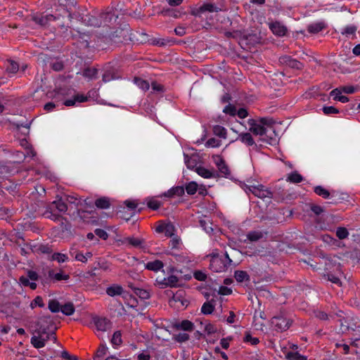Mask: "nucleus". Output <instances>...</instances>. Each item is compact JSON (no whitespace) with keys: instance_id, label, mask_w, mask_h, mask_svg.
<instances>
[{"instance_id":"nucleus-15","label":"nucleus","mask_w":360,"mask_h":360,"mask_svg":"<svg viewBox=\"0 0 360 360\" xmlns=\"http://www.w3.org/2000/svg\"><path fill=\"white\" fill-rule=\"evenodd\" d=\"M326 27V24L323 22H317L308 25L307 31L311 34H316Z\"/></svg>"},{"instance_id":"nucleus-26","label":"nucleus","mask_w":360,"mask_h":360,"mask_svg":"<svg viewBox=\"0 0 360 360\" xmlns=\"http://www.w3.org/2000/svg\"><path fill=\"white\" fill-rule=\"evenodd\" d=\"M95 205L99 209H108L110 206V199L108 197H101L95 201Z\"/></svg>"},{"instance_id":"nucleus-47","label":"nucleus","mask_w":360,"mask_h":360,"mask_svg":"<svg viewBox=\"0 0 360 360\" xmlns=\"http://www.w3.org/2000/svg\"><path fill=\"white\" fill-rule=\"evenodd\" d=\"M349 236V232L347 229L345 227H338L336 230V236L340 239L343 240L347 238Z\"/></svg>"},{"instance_id":"nucleus-17","label":"nucleus","mask_w":360,"mask_h":360,"mask_svg":"<svg viewBox=\"0 0 360 360\" xmlns=\"http://www.w3.org/2000/svg\"><path fill=\"white\" fill-rule=\"evenodd\" d=\"M238 140H240L242 143H245L248 146H251L255 144V142L249 132L240 133L238 134Z\"/></svg>"},{"instance_id":"nucleus-44","label":"nucleus","mask_w":360,"mask_h":360,"mask_svg":"<svg viewBox=\"0 0 360 360\" xmlns=\"http://www.w3.org/2000/svg\"><path fill=\"white\" fill-rule=\"evenodd\" d=\"M186 191L188 195H193L198 191V184L195 181H191L186 185L184 191Z\"/></svg>"},{"instance_id":"nucleus-49","label":"nucleus","mask_w":360,"mask_h":360,"mask_svg":"<svg viewBox=\"0 0 360 360\" xmlns=\"http://www.w3.org/2000/svg\"><path fill=\"white\" fill-rule=\"evenodd\" d=\"M134 292L141 299H148L150 297L149 292L143 289L139 288H133Z\"/></svg>"},{"instance_id":"nucleus-36","label":"nucleus","mask_w":360,"mask_h":360,"mask_svg":"<svg viewBox=\"0 0 360 360\" xmlns=\"http://www.w3.org/2000/svg\"><path fill=\"white\" fill-rule=\"evenodd\" d=\"M160 14L164 16H169L173 17L174 18H178L180 17V12L176 9H163Z\"/></svg>"},{"instance_id":"nucleus-33","label":"nucleus","mask_w":360,"mask_h":360,"mask_svg":"<svg viewBox=\"0 0 360 360\" xmlns=\"http://www.w3.org/2000/svg\"><path fill=\"white\" fill-rule=\"evenodd\" d=\"M314 191L316 195L322 197L324 199L329 198L330 195V193L321 186H315Z\"/></svg>"},{"instance_id":"nucleus-3","label":"nucleus","mask_w":360,"mask_h":360,"mask_svg":"<svg viewBox=\"0 0 360 360\" xmlns=\"http://www.w3.org/2000/svg\"><path fill=\"white\" fill-rule=\"evenodd\" d=\"M37 326L36 330L41 333L45 335H49L50 337H53V340H56L55 336L54 330L56 329L55 326L53 318L51 316H43L39 319L35 325Z\"/></svg>"},{"instance_id":"nucleus-54","label":"nucleus","mask_w":360,"mask_h":360,"mask_svg":"<svg viewBox=\"0 0 360 360\" xmlns=\"http://www.w3.org/2000/svg\"><path fill=\"white\" fill-rule=\"evenodd\" d=\"M175 229L172 224H167L165 226V234L167 237H172L174 236Z\"/></svg>"},{"instance_id":"nucleus-60","label":"nucleus","mask_w":360,"mask_h":360,"mask_svg":"<svg viewBox=\"0 0 360 360\" xmlns=\"http://www.w3.org/2000/svg\"><path fill=\"white\" fill-rule=\"evenodd\" d=\"M77 206H83L84 205L86 208H93V203L91 200H89V198L86 199H78V202H77Z\"/></svg>"},{"instance_id":"nucleus-18","label":"nucleus","mask_w":360,"mask_h":360,"mask_svg":"<svg viewBox=\"0 0 360 360\" xmlns=\"http://www.w3.org/2000/svg\"><path fill=\"white\" fill-rule=\"evenodd\" d=\"M266 235H267V232L252 231L248 233L247 238L252 242H256L263 238Z\"/></svg>"},{"instance_id":"nucleus-22","label":"nucleus","mask_w":360,"mask_h":360,"mask_svg":"<svg viewBox=\"0 0 360 360\" xmlns=\"http://www.w3.org/2000/svg\"><path fill=\"white\" fill-rule=\"evenodd\" d=\"M195 172L198 175L200 176L205 178V179H210L212 177H214V172L212 170L207 169L204 167L199 166L198 167H196Z\"/></svg>"},{"instance_id":"nucleus-10","label":"nucleus","mask_w":360,"mask_h":360,"mask_svg":"<svg viewBox=\"0 0 360 360\" xmlns=\"http://www.w3.org/2000/svg\"><path fill=\"white\" fill-rule=\"evenodd\" d=\"M221 9L217 6H216L213 4L207 3L203 4L199 8L192 11L191 14L195 16H200V15L205 12H219L221 11Z\"/></svg>"},{"instance_id":"nucleus-64","label":"nucleus","mask_w":360,"mask_h":360,"mask_svg":"<svg viewBox=\"0 0 360 360\" xmlns=\"http://www.w3.org/2000/svg\"><path fill=\"white\" fill-rule=\"evenodd\" d=\"M39 251H40L41 253L44 254H49L51 253L53 251V249L51 246L49 245H40L38 248Z\"/></svg>"},{"instance_id":"nucleus-35","label":"nucleus","mask_w":360,"mask_h":360,"mask_svg":"<svg viewBox=\"0 0 360 360\" xmlns=\"http://www.w3.org/2000/svg\"><path fill=\"white\" fill-rule=\"evenodd\" d=\"M285 358L288 360H307V357L300 354L299 352H289L286 354Z\"/></svg>"},{"instance_id":"nucleus-55","label":"nucleus","mask_w":360,"mask_h":360,"mask_svg":"<svg viewBox=\"0 0 360 360\" xmlns=\"http://www.w3.org/2000/svg\"><path fill=\"white\" fill-rule=\"evenodd\" d=\"M51 68L56 72H59L63 70L64 68V64L60 60H56L50 64Z\"/></svg>"},{"instance_id":"nucleus-7","label":"nucleus","mask_w":360,"mask_h":360,"mask_svg":"<svg viewBox=\"0 0 360 360\" xmlns=\"http://www.w3.org/2000/svg\"><path fill=\"white\" fill-rule=\"evenodd\" d=\"M251 192L255 196L264 199L272 198L273 193L269 189L266 188L262 184L250 185L247 186V191Z\"/></svg>"},{"instance_id":"nucleus-63","label":"nucleus","mask_w":360,"mask_h":360,"mask_svg":"<svg viewBox=\"0 0 360 360\" xmlns=\"http://www.w3.org/2000/svg\"><path fill=\"white\" fill-rule=\"evenodd\" d=\"M221 141L215 138H211L207 140L205 145L210 147H218L220 146Z\"/></svg>"},{"instance_id":"nucleus-57","label":"nucleus","mask_w":360,"mask_h":360,"mask_svg":"<svg viewBox=\"0 0 360 360\" xmlns=\"http://www.w3.org/2000/svg\"><path fill=\"white\" fill-rule=\"evenodd\" d=\"M60 221V228L62 229L63 231H70L71 229V224L64 217H61Z\"/></svg>"},{"instance_id":"nucleus-16","label":"nucleus","mask_w":360,"mask_h":360,"mask_svg":"<svg viewBox=\"0 0 360 360\" xmlns=\"http://www.w3.org/2000/svg\"><path fill=\"white\" fill-rule=\"evenodd\" d=\"M184 194V187L178 186L168 190L166 193H164V195L166 197L172 198L174 196H182Z\"/></svg>"},{"instance_id":"nucleus-8","label":"nucleus","mask_w":360,"mask_h":360,"mask_svg":"<svg viewBox=\"0 0 360 360\" xmlns=\"http://www.w3.org/2000/svg\"><path fill=\"white\" fill-rule=\"evenodd\" d=\"M292 321L283 315L274 316L271 319V324L277 331H285L288 330L292 324Z\"/></svg>"},{"instance_id":"nucleus-13","label":"nucleus","mask_w":360,"mask_h":360,"mask_svg":"<svg viewBox=\"0 0 360 360\" xmlns=\"http://www.w3.org/2000/svg\"><path fill=\"white\" fill-rule=\"evenodd\" d=\"M269 28L274 34L279 37L285 36L288 31L287 27L278 21L269 24Z\"/></svg>"},{"instance_id":"nucleus-38","label":"nucleus","mask_w":360,"mask_h":360,"mask_svg":"<svg viewBox=\"0 0 360 360\" xmlns=\"http://www.w3.org/2000/svg\"><path fill=\"white\" fill-rule=\"evenodd\" d=\"M98 70L96 68H88L84 70L83 75L90 79H93L97 77Z\"/></svg>"},{"instance_id":"nucleus-50","label":"nucleus","mask_w":360,"mask_h":360,"mask_svg":"<svg viewBox=\"0 0 360 360\" xmlns=\"http://www.w3.org/2000/svg\"><path fill=\"white\" fill-rule=\"evenodd\" d=\"M31 309H34L36 307H44V303L43 298L41 296H37L30 303Z\"/></svg>"},{"instance_id":"nucleus-14","label":"nucleus","mask_w":360,"mask_h":360,"mask_svg":"<svg viewBox=\"0 0 360 360\" xmlns=\"http://www.w3.org/2000/svg\"><path fill=\"white\" fill-rule=\"evenodd\" d=\"M129 30L119 28L111 33L110 39L115 42H122L128 37Z\"/></svg>"},{"instance_id":"nucleus-23","label":"nucleus","mask_w":360,"mask_h":360,"mask_svg":"<svg viewBox=\"0 0 360 360\" xmlns=\"http://www.w3.org/2000/svg\"><path fill=\"white\" fill-rule=\"evenodd\" d=\"M184 162L186 165V167L188 169H196V167H198L197 166L198 162H197V157L196 156H189L187 154H184Z\"/></svg>"},{"instance_id":"nucleus-34","label":"nucleus","mask_w":360,"mask_h":360,"mask_svg":"<svg viewBox=\"0 0 360 360\" xmlns=\"http://www.w3.org/2000/svg\"><path fill=\"white\" fill-rule=\"evenodd\" d=\"M303 177L297 172L290 173L287 177V181L294 184H298L302 181Z\"/></svg>"},{"instance_id":"nucleus-24","label":"nucleus","mask_w":360,"mask_h":360,"mask_svg":"<svg viewBox=\"0 0 360 360\" xmlns=\"http://www.w3.org/2000/svg\"><path fill=\"white\" fill-rule=\"evenodd\" d=\"M193 323L188 320H184L181 323H176L174 328L181 329L186 331H192L193 330Z\"/></svg>"},{"instance_id":"nucleus-2","label":"nucleus","mask_w":360,"mask_h":360,"mask_svg":"<svg viewBox=\"0 0 360 360\" xmlns=\"http://www.w3.org/2000/svg\"><path fill=\"white\" fill-rule=\"evenodd\" d=\"M77 5L76 0H58V6L55 11L60 13V21H63L65 18L70 20L73 18L83 20V17L76 11Z\"/></svg>"},{"instance_id":"nucleus-4","label":"nucleus","mask_w":360,"mask_h":360,"mask_svg":"<svg viewBox=\"0 0 360 360\" xmlns=\"http://www.w3.org/2000/svg\"><path fill=\"white\" fill-rule=\"evenodd\" d=\"M232 263L231 259L227 252L224 258L219 257L218 254H213L210 260V269L215 272L225 271Z\"/></svg>"},{"instance_id":"nucleus-51","label":"nucleus","mask_w":360,"mask_h":360,"mask_svg":"<svg viewBox=\"0 0 360 360\" xmlns=\"http://www.w3.org/2000/svg\"><path fill=\"white\" fill-rule=\"evenodd\" d=\"M19 281L24 286H29L32 290L37 288V284L34 282H30V279L27 277L21 276Z\"/></svg>"},{"instance_id":"nucleus-6","label":"nucleus","mask_w":360,"mask_h":360,"mask_svg":"<svg viewBox=\"0 0 360 360\" xmlns=\"http://www.w3.org/2000/svg\"><path fill=\"white\" fill-rule=\"evenodd\" d=\"M118 16L115 15L114 12L112 11H107L101 14V21L98 22V20L95 18H93L92 20L89 19V25L95 27H100L101 25L103 26H110L116 22Z\"/></svg>"},{"instance_id":"nucleus-29","label":"nucleus","mask_w":360,"mask_h":360,"mask_svg":"<svg viewBox=\"0 0 360 360\" xmlns=\"http://www.w3.org/2000/svg\"><path fill=\"white\" fill-rule=\"evenodd\" d=\"M75 306L73 303L69 302L63 305H61L60 311L65 316H70L75 312Z\"/></svg>"},{"instance_id":"nucleus-31","label":"nucleus","mask_w":360,"mask_h":360,"mask_svg":"<svg viewBox=\"0 0 360 360\" xmlns=\"http://www.w3.org/2000/svg\"><path fill=\"white\" fill-rule=\"evenodd\" d=\"M48 308L52 313H57L60 311L61 305L57 300L52 299L49 301Z\"/></svg>"},{"instance_id":"nucleus-61","label":"nucleus","mask_w":360,"mask_h":360,"mask_svg":"<svg viewBox=\"0 0 360 360\" xmlns=\"http://www.w3.org/2000/svg\"><path fill=\"white\" fill-rule=\"evenodd\" d=\"M244 341L245 342H250L252 345H256L259 343V340L257 338H253L252 337V335L247 333L245 334V336L244 338Z\"/></svg>"},{"instance_id":"nucleus-5","label":"nucleus","mask_w":360,"mask_h":360,"mask_svg":"<svg viewBox=\"0 0 360 360\" xmlns=\"http://www.w3.org/2000/svg\"><path fill=\"white\" fill-rule=\"evenodd\" d=\"M250 128L249 131L252 133L254 135L262 136V141H266L270 144H272L276 141V139L270 137V141H268L264 136L268 137L267 133L269 131V129L266 127L261 125L258 121L254 119H250L248 122Z\"/></svg>"},{"instance_id":"nucleus-40","label":"nucleus","mask_w":360,"mask_h":360,"mask_svg":"<svg viewBox=\"0 0 360 360\" xmlns=\"http://www.w3.org/2000/svg\"><path fill=\"white\" fill-rule=\"evenodd\" d=\"M213 133L217 136H219L223 139H226V129L220 125H215L213 127Z\"/></svg>"},{"instance_id":"nucleus-27","label":"nucleus","mask_w":360,"mask_h":360,"mask_svg":"<svg viewBox=\"0 0 360 360\" xmlns=\"http://www.w3.org/2000/svg\"><path fill=\"white\" fill-rule=\"evenodd\" d=\"M49 207L58 210L60 212H65L68 210L67 205L61 199L53 201Z\"/></svg>"},{"instance_id":"nucleus-43","label":"nucleus","mask_w":360,"mask_h":360,"mask_svg":"<svg viewBox=\"0 0 360 360\" xmlns=\"http://www.w3.org/2000/svg\"><path fill=\"white\" fill-rule=\"evenodd\" d=\"M216 165H217L220 172H221L222 174H228L229 173V167H227L223 159L218 158V160L216 161Z\"/></svg>"},{"instance_id":"nucleus-37","label":"nucleus","mask_w":360,"mask_h":360,"mask_svg":"<svg viewBox=\"0 0 360 360\" xmlns=\"http://www.w3.org/2000/svg\"><path fill=\"white\" fill-rule=\"evenodd\" d=\"M126 241L135 248H141L142 245L144 243V240L143 239L134 237L127 238Z\"/></svg>"},{"instance_id":"nucleus-53","label":"nucleus","mask_w":360,"mask_h":360,"mask_svg":"<svg viewBox=\"0 0 360 360\" xmlns=\"http://www.w3.org/2000/svg\"><path fill=\"white\" fill-rule=\"evenodd\" d=\"M189 335L186 333H180L174 335L173 339L178 342H184L189 340Z\"/></svg>"},{"instance_id":"nucleus-11","label":"nucleus","mask_w":360,"mask_h":360,"mask_svg":"<svg viewBox=\"0 0 360 360\" xmlns=\"http://www.w3.org/2000/svg\"><path fill=\"white\" fill-rule=\"evenodd\" d=\"M16 169L13 163H1L0 162V181L5 178L14 174Z\"/></svg>"},{"instance_id":"nucleus-45","label":"nucleus","mask_w":360,"mask_h":360,"mask_svg":"<svg viewBox=\"0 0 360 360\" xmlns=\"http://www.w3.org/2000/svg\"><path fill=\"white\" fill-rule=\"evenodd\" d=\"M8 64L7 65L6 70L12 74L16 73L19 70V65L18 63L13 60H8Z\"/></svg>"},{"instance_id":"nucleus-46","label":"nucleus","mask_w":360,"mask_h":360,"mask_svg":"<svg viewBox=\"0 0 360 360\" xmlns=\"http://www.w3.org/2000/svg\"><path fill=\"white\" fill-rule=\"evenodd\" d=\"M49 276L56 281L68 280L70 278L69 275L63 274L62 273L55 274L53 270L49 271Z\"/></svg>"},{"instance_id":"nucleus-59","label":"nucleus","mask_w":360,"mask_h":360,"mask_svg":"<svg viewBox=\"0 0 360 360\" xmlns=\"http://www.w3.org/2000/svg\"><path fill=\"white\" fill-rule=\"evenodd\" d=\"M258 122L264 127L266 126L267 128H271V125L274 123V120L271 118L268 117H261L258 120Z\"/></svg>"},{"instance_id":"nucleus-19","label":"nucleus","mask_w":360,"mask_h":360,"mask_svg":"<svg viewBox=\"0 0 360 360\" xmlns=\"http://www.w3.org/2000/svg\"><path fill=\"white\" fill-rule=\"evenodd\" d=\"M163 266H164L163 262L159 259L149 262L147 264H146V265H145V267L146 269H148L150 271H153L155 272L158 271L159 270L162 269Z\"/></svg>"},{"instance_id":"nucleus-42","label":"nucleus","mask_w":360,"mask_h":360,"mask_svg":"<svg viewBox=\"0 0 360 360\" xmlns=\"http://www.w3.org/2000/svg\"><path fill=\"white\" fill-rule=\"evenodd\" d=\"M134 80L135 84L142 90L147 91L149 89L150 84L148 81L139 77H135Z\"/></svg>"},{"instance_id":"nucleus-21","label":"nucleus","mask_w":360,"mask_h":360,"mask_svg":"<svg viewBox=\"0 0 360 360\" xmlns=\"http://www.w3.org/2000/svg\"><path fill=\"white\" fill-rule=\"evenodd\" d=\"M106 293L111 297H114L115 295H120L124 294V290L122 286L118 285H113L108 287L106 289Z\"/></svg>"},{"instance_id":"nucleus-48","label":"nucleus","mask_w":360,"mask_h":360,"mask_svg":"<svg viewBox=\"0 0 360 360\" xmlns=\"http://www.w3.org/2000/svg\"><path fill=\"white\" fill-rule=\"evenodd\" d=\"M68 256L63 253L56 252L51 255V259L56 260L58 263H63L68 260Z\"/></svg>"},{"instance_id":"nucleus-25","label":"nucleus","mask_w":360,"mask_h":360,"mask_svg":"<svg viewBox=\"0 0 360 360\" xmlns=\"http://www.w3.org/2000/svg\"><path fill=\"white\" fill-rule=\"evenodd\" d=\"M97 330L101 331H106L109 327V321L107 319H98L94 321Z\"/></svg>"},{"instance_id":"nucleus-58","label":"nucleus","mask_w":360,"mask_h":360,"mask_svg":"<svg viewBox=\"0 0 360 360\" xmlns=\"http://www.w3.org/2000/svg\"><path fill=\"white\" fill-rule=\"evenodd\" d=\"M168 287H176L178 285L179 278L177 276L172 275L167 278Z\"/></svg>"},{"instance_id":"nucleus-32","label":"nucleus","mask_w":360,"mask_h":360,"mask_svg":"<svg viewBox=\"0 0 360 360\" xmlns=\"http://www.w3.org/2000/svg\"><path fill=\"white\" fill-rule=\"evenodd\" d=\"M43 215L48 219H50L53 221H59L61 219V215L53 213V209L51 207H49V208L44 212Z\"/></svg>"},{"instance_id":"nucleus-62","label":"nucleus","mask_w":360,"mask_h":360,"mask_svg":"<svg viewBox=\"0 0 360 360\" xmlns=\"http://www.w3.org/2000/svg\"><path fill=\"white\" fill-rule=\"evenodd\" d=\"M193 277L199 281H204L207 278V275L201 271H195Z\"/></svg>"},{"instance_id":"nucleus-52","label":"nucleus","mask_w":360,"mask_h":360,"mask_svg":"<svg viewBox=\"0 0 360 360\" xmlns=\"http://www.w3.org/2000/svg\"><path fill=\"white\" fill-rule=\"evenodd\" d=\"M111 342L112 345L118 346L120 345L122 342V335L120 331H115L112 335L111 339Z\"/></svg>"},{"instance_id":"nucleus-12","label":"nucleus","mask_w":360,"mask_h":360,"mask_svg":"<svg viewBox=\"0 0 360 360\" xmlns=\"http://www.w3.org/2000/svg\"><path fill=\"white\" fill-rule=\"evenodd\" d=\"M279 61L281 63L286 65L294 69L301 70L303 68V64L302 63L289 56H283L280 57Z\"/></svg>"},{"instance_id":"nucleus-41","label":"nucleus","mask_w":360,"mask_h":360,"mask_svg":"<svg viewBox=\"0 0 360 360\" xmlns=\"http://www.w3.org/2000/svg\"><path fill=\"white\" fill-rule=\"evenodd\" d=\"M92 253L91 252H86L85 255L80 252H77L76 255L75 256V258L76 260L82 262L83 263H86L88 260V259L91 258L92 257Z\"/></svg>"},{"instance_id":"nucleus-1","label":"nucleus","mask_w":360,"mask_h":360,"mask_svg":"<svg viewBox=\"0 0 360 360\" xmlns=\"http://www.w3.org/2000/svg\"><path fill=\"white\" fill-rule=\"evenodd\" d=\"M25 22L29 24L30 21H33L35 24L41 27H48L51 25V23L55 22L56 26L58 27H65V23L64 21H60V13L49 14L43 15L41 13H32L27 16L25 19Z\"/></svg>"},{"instance_id":"nucleus-56","label":"nucleus","mask_w":360,"mask_h":360,"mask_svg":"<svg viewBox=\"0 0 360 360\" xmlns=\"http://www.w3.org/2000/svg\"><path fill=\"white\" fill-rule=\"evenodd\" d=\"M147 205L150 209H151L153 210H157L161 206V202L151 198V199L148 200V201L147 202Z\"/></svg>"},{"instance_id":"nucleus-39","label":"nucleus","mask_w":360,"mask_h":360,"mask_svg":"<svg viewBox=\"0 0 360 360\" xmlns=\"http://www.w3.org/2000/svg\"><path fill=\"white\" fill-rule=\"evenodd\" d=\"M116 78H117V77L116 76L114 70L111 68H110L109 70H106L104 74L103 75V81L104 82H110Z\"/></svg>"},{"instance_id":"nucleus-20","label":"nucleus","mask_w":360,"mask_h":360,"mask_svg":"<svg viewBox=\"0 0 360 360\" xmlns=\"http://www.w3.org/2000/svg\"><path fill=\"white\" fill-rule=\"evenodd\" d=\"M215 308V300H211L210 301L205 302L201 307V312L203 314H211Z\"/></svg>"},{"instance_id":"nucleus-28","label":"nucleus","mask_w":360,"mask_h":360,"mask_svg":"<svg viewBox=\"0 0 360 360\" xmlns=\"http://www.w3.org/2000/svg\"><path fill=\"white\" fill-rule=\"evenodd\" d=\"M234 277H235L236 280L239 283L250 281V276L245 271H240V270L236 271L234 273Z\"/></svg>"},{"instance_id":"nucleus-9","label":"nucleus","mask_w":360,"mask_h":360,"mask_svg":"<svg viewBox=\"0 0 360 360\" xmlns=\"http://www.w3.org/2000/svg\"><path fill=\"white\" fill-rule=\"evenodd\" d=\"M33 336L31 338V344L37 349L42 348L45 346L46 342L51 338L49 335H45L39 333L36 328L32 330Z\"/></svg>"},{"instance_id":"nucleus-30","label":"nucleus","mask_w":360,"mask_h":360,"mask_svg":"<svg viewBox=\"0 0 360 360\" xmlns=\"http://www.w3.org/2000/svg\"><path fill=\"white\" fill-rule=\"evenodd\" d=\"M107 352L108 347L105 345H100L95 355L94 356V360H101L107 354Z\"/></svg>"}]
</instances>
